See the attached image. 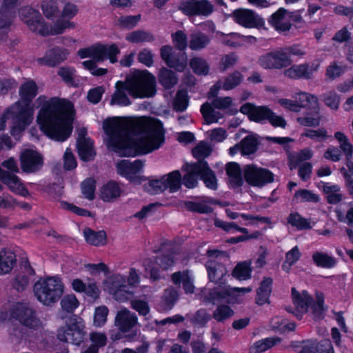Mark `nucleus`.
I'll list each match as a JSON object with an SVG mask.
<instances>
[{
    "mask_svg": "<svg viewBox=\"0 0 353 353\" xmlns=\"http://www.w3.org/2000/svg\"><path fill=\"white\" fill-rule=\"evenodd\" d=\"M109 151L121 157H135L154 150V117H141L125 123L109 119L103 123Z\"/></svg>",
    "mask_w": 353,
    "mask_h": 353,
    "instance_id": "nucleus-1",
    "label": "nucleus"
},
{
    "mask_svg": "<svg viewBox=\"0 0 353 353\" xmlns=\"http://www.w3.org/2000/svg\"><path fill=\"white\" fill-rule=\"evenodd\" d=\"M75 113L74 105L69 99L52 97L39 110L37 121L47 137L64 142L72 132Z\"/></svg>",
    "mask_w": 353,
    "mask_h": 353,
    "instance_id": "nucleus-2",
    "label": "nucleus"
},
{
    "mask_svg": "<svg viewBox=\"0 0 353 353\" xmlns=\"http://www.w3.org/2000/svg\"><path fill=\"white\" fill-rule=\"evenodd\" d=\"M20 14L29 29L41 36L61 34L67 28H74L73 22L63 19H58L53 26H48L45 23L40 12L32 8H21Z\"/></svg>",
    "mask_w": 353,
    "mask_h": 353,
    "instance_id": "nucleus-3",
    "label": "nucleus"
},
{
    "mask_svg": "<svg viewBox=\"0 0 353 353\" xmlns=\"http://www.w3.org/2000/svg\"><path fill=\"white\" fill-rule=\"evenodd\" d=\"M34 105L17 101L3 111L4 117L11 120L10 133L19 135L32 123L34 119Z\"/></svg>",
    "mask_w": 353,
    "mask_h": 353,
    "instance_id": "nucleus-4",
    "label": "nucleus"
},
{
    "mask_svg": "<svg viewBox=\"0 0 353 353\" xmlns=\"http://www.w3.org/2000/svg\"><path fill=\"white\" fill-rule=\"evenodd\" d=\"M124 83L128 88V94L134 99L154 96V76L147 70H134Z\"/></svg>",
    "mask_w": 353,
    "mask_h": 353,
    "instance_id": "nucleus-5",
    "label": "nucleus"
},
{
    "mask_svg": "<svg viewBox=\"0 0 353 353\" xmlns=\"http://www.w3.org/2000/svg\"><path fill=\"white\" fill-rule=\"evenodd\" d=\"M33 291L38 301L43 305L51 306L61 298L64 285L59 277L48 276L38 280Z\"/></svg>",
    "mask_w": 353,
    "mask_h": 353,
    "instance_id": "nucleus-6",
    "label": "nucleus"
},
{
    "mask_svg": "<svg viewBox=\"0 0 353 353\" xmlns=\"http://www.w3.org/2000/svg\"><path fill=\"white\" fill-rule=\"evenodd\" d=\"M9 314L12 319L30 330L37 331L42 327V321L36 309L29 303L16 302L10 308Z\"/></svg>",
    "mask_w": 353,
    "mask_h": 353,
    "instance_id": "nucleus-7",
    "label": "nucleus"
},
{
    "mask_svg": "<svg viewBox=\"0 0 353 353\" xmlns=\"http://www.w3.org/2000/svg\"><path fill=\"white\" fill-rule=\"evenodd\" d=\"M252 291L251 287L218 286L209 293L208 299L212 302L225 301L229 304H239L243 303L245 300V295Z\"/></svg>",
    "mask_w": 353,
    "mask_h": 353,
    "instance_id": "nucleus-8",
    "label": "nucleus"
},
{
    "mask_svg": "<svg viewBox=\"0 0 353 353\" xmlns=\"http://www.w3.org/2000/svg\"><path fill=\"white\" fill-rule=\"evenodd\" d=\"M143 163L140 159L130 161L127 159L119 161L116 164L117 174L133 185H141L147 179L141 176Z\"/></svg>",
    "mask_w": 353,
    "mask_h": 353,
    "instance_id": "nucleus-9",
    "label": "nucleus"
},
{
    "mask_svg": "<svg viewBox=\"0 0 353 353\" xmlns=\"http://www.w3.org/2000/svg\"><path fill=\"white\" fill-rule=\"evenodd\" d=\"M84 328L82 323L74 319L57 330V339L61 342L70 343L79 346L83 342L86 335Z\"/></svg>",
    "mask_w": 353,
    "mask_h": 353,
    "instance_id": "nucleus-10",
    "label": "nucleus"
},
{
    "mask_svg": "<svg viewBox=\"0 0 353 353\" xmlns=\"http://www.w3.org/2000/svg\"><path fill=\"white\" fill-rule=\"evenodd\" d=\"M243 174L245 181L254 187L261 188L274 180V175L270 170L254 164L245 165Z\"/></svg>",
    "mask_w": 353,
    "mask_h": 353,
    "instance_id": "nucleus-11",
    "label": "nucleus"
},
{
    "mask_svg": "<svg viewBox=\"0 0 353 353\" xmlns=\"http://www.w3.org/2000/svg\"><path fill=\"white\" fill-rule=\"evenodd\" d=\"M179 10L188 17H208L213 12L214 6L208 0H183Z\"/></svg>",
    "mask_w": 353,
    "mask_h": 353,
    "instance_id": "nucleus-12",
    "label": "nucleus"
},
{
    "mask_svg": "<svg viewBox=\"0 0 353 353\" xmlns=\"http://www.w3.org/2000/svg\"><path fill=\"white\" fill-rule=\"evenodd\" d=\"M232 17L236 23L245 28H261L265 26L264 19L250 9H236L232 12Z\"/></svg>",
    "mask_w": 353,
    "mask_h": 353,
    "instance_id": "nucleus-13",
    "label": "nucleus"
},
{
    "mask_svg": "<svg viewBox=\"0 0 353 353\" xmlns=\"http://www.w3.org/2000/svg\"><path fill=\"white\" fill-rule=\"evenodd\" d=\"M21 169L26 174L35 173L43 165V157L37 150L27 148L23 150L19 157Z\"/></svg>",
    "mask_w": 353,
    "mask_h": 353,
    "instance_id": "nucleus-14",
    "label": "nucleus"
},
{
    "mask_svg": "<svg viewBox=\"0 0 353 353\" xmlns=\"http://www.w3.org/2000/svg\"><path fill=\"white\" fill-rule=\"evenodd\" d=\"M319 67L320 63L315 62L293 65L284 70V75L292 79H310Z\"/></svg>",
    "mask_w": 353,
    "mask_h": 353,
    "instance_id": "nucleus-15",
    "label": "nucleus"
},
{
    "mask_svg": "<svg viewBox=\"0 0 353 353\" xmlns=\"http://www.w3.org/2000/svg\"><path fill=\"white\" fill-rule=\"evenodd\" d=\"M161 58L166 64L179 72H183L187 65L185 54H176L171 46H164L161 49Z\"/></svg>",
    "mask_w": 353,
    "mask_h": 353,
    "instance_id": "nucleus-16",
    "label": "nucleus"
},
{
    "mask_svg": "<svg viewBox=\"0 0 353 353\" xmlns=\"http://www.w3.org/2000/svg\"><path fill=\"white\" fill-rule=\"evenodd\" d=\"M223 254L219 250H209L208 256L210 261L206 262V268L208 273L209 279L214 283L221 281L223 276L226 274L227 270L225 267L220 263L212 261L211 259L218 257Z\"/></svg>",
    "mask_w": 353,
    "mask_h": 353,
    "instance_id": "nucleus-17",
    "label": "nucleus"
},
{
    "mask_svg": "<svg viewBox=\"0 0 353 353\" xmlns=\"http://www.w3.org/2000/svg\"><path fill=\"white\" fill-rule=\"evenodd\" d=\"M290 11L284 8H280L268 19V23L277 32L289 31L292 27L290 23Z\"/></svg>",
    "mask_w": 353,
    "mask_h": 353,
    "instance_id": "nucleus-18",
    "label": "nucleus"
},
{
    "mask_svg": "<svg viewBox=\"0 0 353 353\" xmlns=\"http://www.w3.org/2000/svg\"><path fill=\"white\" fill-rule=\"evenodd\" d=\"M281 54V48L264 53L259 57L258 63L264 69H281L285 68V59H283Z\"/></svg>",
    "mask_w": 353,
    "mask_h": 353,
    "instance_id": "nucleus-19",
    "label": "nucleus"
},
{
    "mask_svg": "<svg viewBox=\"0 0 353 353\" xmlns=\"http://www.w3.org/2000/svg\"><path fill=\"white\" fill-rule=\"evenodd\" d=\"M0 181L2 183L7 185L9 190L18 195L27 197L30 193L28 188L21 182L18 176L9 171L3 170L0 176Z\"/></svg>",
    "mask_w": 353,
    "mask_h": 353,
    "instance_id": "nucleus-20",
    "label": "nucleus"
},
{
    "mask_svg": "<svg viewBox=\"0 0 353 353\" xmlns=\"http://www.w3.org/2000/svg\"><path fill=\"white\" fill-rule=\"evenodd\" d=\"M138 323V319L134 313H131L124 308L117 312L115 317V325L122 333L130 332Z\"/></svg>",
    "mask_w": 353,
    "mask_h": 353,
    "instance_id": "nucleus-21",
    "label": "nucleus"
},
{
    "mask_svg": "<svg viewBox=\"0 0 353 353\" xmlns=\"http://www.w3.org/2000/svg\"><path fill=\"white\" fill-rule=\"evenodd\" d=\"M69 54L68 49L60 47H54L48 50L43 58L39 59V62L49 67H56L64 61Z\"/></svg>",
    "mask_w": 353,
    "mask_h": 353,
    "instance_id": "nucleus-22",
    "label": "nucleus"
},
{
    "mask_svg": "<svg viewBox=\"0 0 353 353\" xmlns=\"http://www.w3.org/2000/svg\"><path fill=\"white\" fill-rule=\"evenodd\" d=\"M181 174L179 171H173L159 180H156V194L169 189L170 192H176L181 185Z\"/></svg>",
    "mask_w": 353,
    "mask_h": 353,
    "instance_id": "nucleus-23",
    "label": "nucleus"
},
{
    "mask_svg": "<svg viewBox=\"0 0 353 353\" xmlns=\"http://www.w3.org/2000/svg\"><path fill=\"white\" fill-rule=\"evenodd\" d=\"M192 168L193 171L200 172V177L208 188L213 190L217 189L216 177L214 172L209 168L206 161H198Z\"/></svg>",
    "mask_w": 353,
    "mask_h": 353,
    "instance_id": "nucleus-24",
    "label": "nucleus"
},
{
    "mask_svg": "<svg viewBox=\"0 0 353 353\" xmlns=\"http://www.w3.org/2000/svg\"><path fill=\"white\" fill-rule=\"evenodd\" d=\"M243 80V75L239 71H234L226 77L222 83L221 81L214 84L208 93V97L210 98L217 94L221 88L225 90H230L238 86Z\"/></svg>",
    "mask_w": 353,
    "mask_h": 353,
    "instance_id": "nucleus-25",
    "label": "nucleus"
},
{
    "mask_svg": "<svg viewBox=\"0 0 353 353\" xmlns=\"http://www.w3.org/2000/svg\"><path fill=\"white\" fill-rule=\"evenodd\" d=\"M270 110L266 106H255L249 103L243 105L240 109L241 112L248 114L251 120L256 122L268 120Z\"/></svg>",
    "mask_w": 353,
    "mask_h": 353,
    "instance_id": "nucleus-26",
    "label": "nucleus"
},
{
    "mask_svg": "<svg viewBox=\"0 0 353 353\" xmlns=\"http://www.w3.org/2000/svg\"><path fill=\"white\" fill-rule=\"evenodd\" d=\"M38 92L39 87L37 83L32 79L27 80L19 87L18 101L34 105L33 100L38 94Z\"/></svg>",
    "mask_w": 353,
    "mask_h": 353,
    "instance_id": "nucleus-27",
    "label": "nucleus"
},
{
    "mask_svg": "<svg viewBox=\"0 0 353 353\" xmlns=\"http://www.w3.org/2000/svg\"><path fill=\"white\" fill-rule=\"evenodd\" d=\"M123 190L119 183L110 180L100 188L99 196L104 202H113L121 196Z\"/></svg>",
    "mask_w": 353,
    "mask_h": 353,
    "instance_id": "nucleus-28",
    "label": "nucleus"
},
{
    "mask_svg": "<svg viewBox=\"0 0 353 353\" xmlns=\"http://www.w3.org/2000/svg\"><path fill=\"white\" fill-rule=\"evenodd\" d=\"M292 297L296 310L295 315L298 319H301L302 314L307 312L312 303V298L307 292H299L294 288L292 289Z\"/></svg>",
    "mask_w": 353,
    "mask_h": 353,
    "instance_id": "nucleus-29",
    "label": "nucleus"
},
{
    "mask_svg": "<svg viewBox=\"0 0 353 353\" xmlns=\"http://www.w3.org/2000/svg\"><path fill=\"white\" fill-rule=\"evenodd\" d=\"M171 279L175 285L181 284L186 294H193L194 292V278L189 270L174 272L172 274Z\"/></svg>",
    "mask_w": 353,
    "mask_h": 353,
    "instance_id": "nucleus-30",
    "label": "nucleus"
},
{
    "mask_svg": "<svg viewBox=\"0 0 353 353\" xmlns=\"http://www.w3.org/2000/svg\"><path fill=\"white\" fill-rule=\"evenodd\" d=\"M120 52L116 43L109 45L97 43L98 61L108 59L111 63H115L118 61L117 55Z\"/></svg>",
    "mask_w": 353,
    "mask_h": 353,
    "instance_id": "nucleus-31",
    "label": "nucleus"
},
{
    "mask_svg": "<svg viewBox=\"0 0 353 353\" xmlns=\"http://www.w3.org/2000/svg\"><path fill=\"white\" fill-rule=\"evenodd\" d=\"M116 90L112 95L110 105H117L119 106H128L131 104V101L128 97L125 91L128 92V88L124 82L118 81L116 83Z\"/></svg>",
    "mask_w": 353,
    "mask_h": 353,
    "instance_id": "nucleus-32",
    "label": "nucleus"
},
{
    "mask_svg": "<svg viewBox=\"0 0 353 353\" xmlns=\"http://www.w3.org/2000/svg\"><path fill=\"white\" fill-rule=\"evenodd\" d=\"M321 120L319 105L310 107L305 115L299 117L297 122L303 126L317 127L319 125Z\"/></svg>",
    "mask_w": 353,
    "mask_h": 353,
    "instance_id": "nucleus-33",
    "label": "nucleus"
},
{
    "mask_svg": "<svg viewBox=\"0 0 353 353\" xmlns=\"http://www.w3.org/2000/svg\"><path fill=\"white\" fill-rule=\"evenodd\" d=\"M201 112L207 124L218 123L224 117V113L216 109L213 103L205 102L201 107Z\"/></svg>",
    "mask_w": 353,
    "mask_h": 353,
    "instance_id": "nucleus-34",
    "label": "nucleus"
},
{
    "mask_svg": "<svg viewBox=\"0 0 353 353\" xmlns=\"http://www.w3.org/2000/svg\"><path fill=\"white\" fill-rule=\"evenodd\" d=\"M77 145L79 156L82 161L88 162L94 159L96 152L89 138H79Z\"/></svg>",
    "mask_w": 353,
    "mask_h": 353,
    "instance_id": "nucleus-35",
    "label": "nucleus"
},
{
    "mask_svg": "<svg viewBox=\"0 0 353 353\" xmlns=\"http://www.w3.org/2000/svg\"><path fill=\"white\" fill-rule=\"evenodd\" d=\"M85 241L92 245L99 247L107 243V234L104 230L95 231L90 228L83 230Z\"/></svg>",
    "mask_w": 353,
    "mask_h": 353,
    "instance_id": "nucleus-36",
    "label": "nucleus"
},
{
    "mask_svg": "<svg viewBox=\"0 0 353 353\" xmlns=\"http://www.w3.org/2000/svg\"><path fill=\"white\" fill-rule=\"evenodd\" d=\"M17 263L16 254L7 250L0 251V275L10 273Z\"/></svg>",
    "mask_w": 353,
    "mask_h": 353,
    "instance_id": "nucleus-37",
    "label": "nucleus"
},
{
    "mask_svg": "<svg viewBox=\"0 0 353 353\" xmlns=\"http://www.w3.org/2000/svg\"><path fill=\"white\" fill-rule=\"evenodd\" d=\"M319 188L325 194L329 203L336 204L341 201L342 194L340 193V188L338 185L321 182Z\"/></svg>",
    "mask_w": 353,
    "mask_h": 353,
    "instance_id": "nucleus-38",
    "label": "nucleus"
},
{
    "mask_svg": "<svg viewBox=\"0 0 353 353\" xmlns=\"http://www.w3.org/2000/svg\"><path fill=\"white\" fill-rule=\"evenodd\" d=\"M210 42V38L201 32H195L190 35L188 47L194 51L205 48Z\"/></svg>",
    "mask_w": 353,
    "mask_h": 353,
    "instance_id": "nucleus-39",
    "label": "nucleus"
},
{
    "mask_svg": "<svg viewBox=\"0 0 353 353\" xmlns=\"http://www.w3.org/2000/svg\"><path fill=\"white\" fill-rule=\"evenodd\" d=\"M312 259L314 264L321 268L330 269L336 263V259L333 256L321 251L314 252Z\"/></svg>",
    "mask_w": 353,
    "mask_h": 353,
    "instance_id": "nucleus-40",
    "label": "nucleus"
},
{
    "mask_svg": "<svg viewBox=\"0 0 353 353\" xmlns=\"http://www.w3.org/2000/svg\"><path fill=\"white\" fill-rule=\"evenodd\" d=\"M292 97L294 102H296L299 105V111L301 108H308L318 105L317 97L308 92L300 91L295 92Z\"/></svg>",
    "mask_w": 353,
    "mask_h": 353,
    "instance_id": "nucleus-41",
    "label": "nucleus"
},
{
    "mask_svg": "<svg viewBox=\"0 0 353 353\" xmlns=\"http://www.w3.org/2000/svg\"><path fill=\"white\" fill-rule=\"evenodd\" d=\"M272 283V280L270 278H265L261 281L256 293V301L257 304L263 305L268 303Z\"/></svg>",
    "mask_w": 353,
    "mask_h": 353,
    "instance_id": "nucleus-42",
    "label": "nucleus"
},
{
    "mask_svg": "<svg viewBox=\"0 0 353 353\" xmlns=\"http://www.w3.org/2000/svg\"><path fill=\"white\" fill-rule=\"evenodd\" d=\"M212 102L213 105L222 112L229 114H234L237 112V108L234 107L233 100L230 97H216Z\"/></svg>",
    "mask_w": 353,
    "mask_h": 353,
    "instance_id": "nucleus-43",
    "label": "nucleus"
},
{
    "mask_svg": "<svg viewBox=\"0 0 353 353\" xmlns=\"http://www.w3.org/2000/svg\"><path fill=\"white\" fill-rule=\"evenodd\" d=\"M281 339L279 337H269L254 343L250 348V353H261L279 343Z\"/></svg>",
    "mask_w": 353,
    "mask_h": 353,
    "instance_id": "nucleus-44",
    "label": "nucleus"
},
{
    "mask_svg": "<svg viewBox=\"0 0 353 353\" xmlns=\"http://www.w3.org/2000/svg\"><path fill=\"white\" fill-rule=\"evenodd\" d=\"M252 261H245L238 263L234 268L232 275L239 281H245L251 278Z\"/></svg>",
    "mask_w": 353,
    "mask_h": 353,
    "instance_id": "nucleus-45",
    "label": "nucleus"
},
{
    "mask_svg": "<svg viewBox=\"0 0 353 353\" xmlns=\"http://www.w3.org/2000/svg\"><path fill=\"white\" fill-rule=\"evenodd\" d=\"M216 203V200L212 198H205L199 202H189L187 207L189 210L199 213L211 212L212 208V205Z\"/></svg>",
    "mask_w": 353,
    "mask_h": 353,
    "instance_id": "nucleus-46",
    "label": "nucleus"
},
{
    "mask_svg": "<svg viewBox=\"0 0 353 353\" xmlns=\"http://www.w3.org/2000/svg\"><path fill=\"white\" fill-rule=\"evenodd\" d=\"M291 347L298 353H317L318 352V343L313 340L294 341L291 343Z\"/></svg>",
    "mask_w": 353,
    "mask_h": 353,
    "instance_id": "nucleus-47",
    "label": "nucleus"
},
{
    "mask_svg": "<svg viewBox=\"0 0 353 353\" xmlns=\"http://www.w3.org/2000/svg\"><path fill=\"white\" fill-rule=\"evenodd\" d=\"M190 66L194 72L199 75H206L208 74L210 70L208 61L199 57L191 59L190 61Z\"/></svg>",
    "mask_w": 353,
    "mask_h": 353,
    "instance_id": "nucleus-48",
    "label": "nucleus"
},
{
    "mask_svg": "<svg viewBox=\"0 0 353 353\" xmlns=\"http://www.w3.org/2000/svg\"><path fill=\"white\" fill-rule=\"evenodd\" d=\"M16 14L0 10V35H7L10 31Z\"/></svg>",
    "mask_w": 353,
    "mask_h": 353,
    "instance_id": "nucleus-49",
    "label": "nucleus"
},
{
    "mask_svg": "<svg viewBox=\"0 0 353 353\" xmlns=\"http://www.w3.org/2000/svg\"><path fill=\"white\" fill-rule=\"evenodd\" d=\"M159 81L165 88L168 89L177 83L178 79L172 71L163 69L159 72Z\"/></svg>",
    "mask_w": 353,
    "mask_h": 353,
    "instance_id": "nucleus-50",
    "label": "nucleus"
},
{
    "mask_svg": "<svg viewBox=\"0 0 353 353\" xmlns=\"http://www.w3.org/2000/svg\"><path fill=\"white\" fill-rule=\"evenodd\" d=\"M226 172L230 179V182L236 186H239L242 183L241 169L236 163H229L226 167Z\"/></svg>",
    "mask_w": 353,
    "mask_h": 353,
    "instance_id": "nucleus-51",
    "label": "nucleus"
},
{
    "mask_svg": "<svg viewBox=\"0 0 353 353\" xmlns=\"http://www.w3.org/2000/svg\"><path fill=\"white\" fill-rule=\"evenodd\" d=\"M61 307L67 313H73L79 305V302L73 294H67L61 299Z\"/></svg>",
    "mask_w": 353,
    "mask_h": 353,
    "instance_id": "nucleus-52",
    "label": "nucleus"
},
{
    "mask_svg": "<svg viewBox=\"0 0 353 353\" xmlns=\"http://www.w3.org/2000/svg\"><path fill=\"white\" fill-rule=\"evenodd\" d=\"M288 222L298 230H307L312 228L310 221L297 213L290 214L288 218Z\"/></svg>",
    "mask_w": 353,
    "mask_h": 353,
    "instance_id": "nucleus-53",
    "label": "nucleus"
},
{
    "mask_svg": "<svg viewBox=\"0 0 353 353\" xmlns=\"http://www.w3.org/2000/svg\"><path fill=\"white\" fill-rule=\"evenodd\" d=\"M41 9L44 16L48 19L53 20L59 14L57 2L55 0L43 1Z\"/></svg>",
    "mask_w": 353,
    "mask_h": 353,
    "instance_id": "nucleus-54",
    "label": "nucleus"
},
{
    "mask_svg": "<svg viewBox=\"0 0 353 353\" xmlns=\"http://www.w3.org/2000/svg\"><path fill=\"white\" fill-rule=\"evenodd\" d=\"M152 35L143 30H134L128 33L125 39L132 43H139L152 40Z\"/></svg>",
    "mask_w": 353,
    "mask_h": 353,
    "instance_id": "nucleus-55",
    "label": "nucleus"
},
{
    "mask_svg": "<svg viewBox=\"0 0 353 353\" xmlns=\"http://www.w3.org/2000/svg\"><path fill=\"white\" fill-rule=\"evenodd\" d=\"M194 165L195 163L186 165L188 173L183 176V183L188 188H194L198 183L197 176H200L199 172L192 170V167Z\"/></svg>",
    "mask_w": 353,
    "mask_h": 353,
    "instance_id": "nucleus-56",
    "label": "nucleus"
},
{
    "mask_svg": "<svg viewBox=\"0 0 353 353\" xmlns=\"http://www.w3.org/2000/svg\"><path fill=\"white\" fill-rule=\"evenodd\" d=\"M281 50L282 52L281 55H283V59H285V63L286 67L292 63V55L301 57L305 54V51L302 48L295 46L281 48Z\"/></svg>",
    "mask_w": 353,
    "mask_h": 353,
    "instance_id": "nucleus-57",
    "label": "nucleus"
},
{
    "mask_svg": "<svg viewBox=\"0 0 353 353\" xmlns=\"http://www.w3.org/2000/svg\"><path fill=\"white\" fill-rule=\"evenodd\" d=\"M294 199L296 202H314L319 201L317 194L308 190H299L294 193Z\"/></svg>",
    "mask_w": 353,
    "mask_h": 353,
    "instance_id": "nucleus-58",
    "label": "nucleus"
},
{
    "mask_svg": "<svg viewBox=\"0 0 353 353\" xmlns=\"http://www.w3.org/2000/svg\"><path fill=\"white\" fill-rule=\"evenodd\" d=\"M126 279L124 276L121 274L112 275L107 281V288L111 294L113 291L120 288H125Z\"/></svg>",
    "mask_w": 353,
    "mask_h": 353,
    "instance_id": "nucleus-59",
    "label": "nucleus"
},
{
    "mask_svg": "<svg viewBox=\"0 0 353 353\" xmlns=\"http://www.w3.org/2000/svg\"><path fill=\"white\" fill-rule=\"evenodd\" d=\"M323 101L329 108L337 110L340 103V97L334 90H330L321 96Z\"/></svg>",
    "mask_w": 353,
    "mask_h": 353,
    "instance_id": "nucleus-60",
    "label": "nucleus"
},
{
    "mask_svg": "<svg viewBox=\"0 0 353 353\" xmlns=\"http://www.w3.org/2000/svg\"><path fill=\"white\" fill-rule=\"evenodd\" d=\"M96 182L93 179L88 178L81 183V192L84 197L88 200L94 199Z\"/></svg>",
    "mask_w": 353,
    "mask_h": 353,
    "instance_id": "nucleus-61",
    "label": "nucleus"
},
{
    "mask_svg": "<svg viewBox=\"0 0 353 353\" xmlns=\"http://www.w3.org/2000/svg\"><path fill=\"white\" fill-rule=\"evenodd\" d=\"M240 145L241 153L244 155H248L256 150L257 141L254 137L248 136L241 141Z\"/></svg>",
    "mask_w": 353,
    "mask_h": 353,
    "instance_id": "nucleus-62",
    "label": "nucleus"
},
{
    "mask_svg": "<svg viewBox=\"0 0 353 353\" xmlns=\"http://www.w3.org/2000/svg\"><path fill=\"white\" fill-rule=\"evenodd\" d=\"M74 72L75 70L72 68L61 67L57 74L66 84L72 87H77V84L75 83L74 79Z\"/></svg>",
    "mask_w": 353,
    "mask_h": 353,
    "instance_id": "nucleus-63",
    "label": "nucleus"
},
{
    "mask_svg": "<svg viewBox=\"0 0 353 353\" xmlns=\"http://www.w3.org/2000/svg\"><path fill=\"white\" fill-rule=\"evenodd\" d=\"M301 253L297 246L294 247L285 254V261L283 264V269L288 272L290 267L294 265L300 258Z\"/></svg>",
    "mask_w": 353,
    "mask_h": 353,
    "instance_id": "nucleus-64",
    "label": "nucleus"
}]
</instances>
